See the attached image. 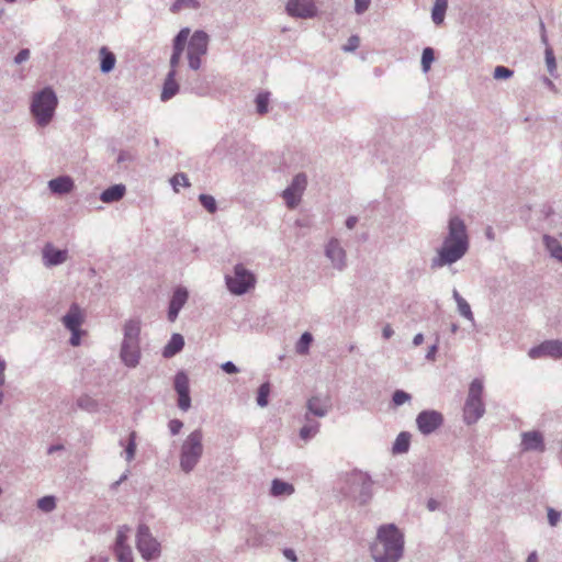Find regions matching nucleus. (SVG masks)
Segmentation results:
<instances>
[{
  "instance_id": "nucleus-1",
  "label": "nucleus",
  "mask_w": 562,
  "mask_h": 562,
  "mask_svg": "<svg viewBox=\"0 0 562 562\" xmlns=\"http://www.w3.org/2000/svg\"><path fill=\"white\" fill-rule=\"evenodd\" d=\"M469 236L464 221L453 216L448 222V234L431 259V268H442L459 261L469 250Z\"/></svg>"
},
{
  "instance_id": "nucleus-2",
  "label": "nucleus",
  "mask_w": 562,
  "mask_h": 562,
  "mask_svg": "<svg viewBox=\"0 0 562 562\" xmlns=\"http://www.w3.org/2000/svg\"><path fill=\"white\" fill-rule=\"evenodd\" d=\"M404 553V536L394 525L379 527L376 537L370 546L374 562H398Z\"/></svg>"
},
{
  "instance_id": "nucleus-3",
  "label": "nucleus",
  "mask_w": 562,
  "mask_h": 562,
  "mask_svg": "<svg viewBox=\"0 0 562 562\" xmlns=\"http://www.w3.org/2000/svg\"><path fill=\"white\" fill-rule=\"evenodd\" d=\"M140 357V321L131 318L123 326L120 359L126 367L136 368L139 364Z\"/></svg>"
},
{
  "instance_id": "nucleus-4",
  "label": "nucleus",
  "mask_w": 562,
  "mask_h": 562,
  "mask_svg": "<svg viewBox=\"0 0 562 562\" xmlns=\"http://www.w3.org/2000/svg\"><path fill=\"white\" fill-rule=\"evenodd\" d=\"M57 104V95L50 87L33 94L30 111L38 126L45 127L53 121Z\"/></svg>"
},
{
  "instance_id": "nucleus-5",
  "label": "nucleus",
  "mask_w": 562,
  "mask_h": 562,
  "mask_svg": "<svg viewBox=\"0 0 562 562\" xmlns=\"http://www.w3.org/2000/svg\"><path fill=\"white\" fill-rule=\"evenodd\" d=\"M203 452V432L201 429H194L186 437L180 446V470L186 474L191 473L201 461Z\"/></svg>"
},
{
  "instance_id": "nucleus-6",
  "label": "nucleus",
  "mask_w": 562,
  "mask_h": 562,
  "mask_svg": "<svg viewBox=\"0 0 562 562\" xmlns=\"http://www.w3.org/2000/svg\"><path fill=\"white\" fill-rule=\"evenodd\" d=\"M341 493L360 504H366L372 495L371 477L361 471L347 473L340 487Z\"/></svg>"
},
{
  "instance_id": "nucleus-7",
  "label": "nucleus",
  "mask_w": 562,
  "mask_h": 562,
  "mask_svg": "<svg viewBox=\"0 0 562 562\" xmlns=\"http://www.w3.org/2000/svg\"><path fill=\"white\" fill-rule=\"evenodd\" d=\"M483 381L474 379L469 386L468 397L463 407V419L465 424H475L485 413V406L482 401Z\"/></svg>"
},
{
  "instance_id": "nucleus-8",
  "label": "nucleus",
  "mask_w": 562,
  "mask_h": 562,
  "mask_svg": "<svg viewBox=\"0 0 562 562\" xmlns=\"http://www.w3.org/2000/svg\"><path fill=\"white\" fill-rule=\"evenodd\" d=\"M225 283L232 294L243 295L255 288L256 277L243 263H237L233 268V274L225 276Z\"/></svg>"
},
{
  "instance_id": "nucleus-9",
  "label": "nucleus",
  "mask_w": 562,
  "mask_h": 562,
  "mask_svg": "<svg viewBox=\"0 0 562 562\" xmlns=\"http://www.w3.org/2000/svg\"><path fill=\"white\" fill-rule=\"evenodd\" d=\"M210 37L206 32L202 30L195 31L190 40L188 38L187 57L189 67L192 70H198L201 67V58L207 53Z\"/></svg>"
},
{
  "instance_id": "nucleus-10",
  "label": "nucleus",
  "mask_w": 562,
  "mask_h": 562,
  "mask_svg": "<svg viewBox=\"0 0 562 562\" xmlns=\"http://www.w3.org/2000/svg\"><path fill=\"white\" fill-rule=\"evenodd\" d=\"M136 548L143 559L149 561L160 554V543L151 535L148 526L140 524L136 533Z\"/></svg>"
},
{
  "instance_id": "nucleus-11",
  "label": "nucleus",
  "mask_w": 562,
  "mask_h": 562,
  "mask_svg": "<svg viewBox=\"0 0 562 562\" xmlns=\"http://www.w3.org/2000/svg\"><path fill=\"white\" fill-rule=\"evenodd\" d=\"M307 186V177L300 172L292 179L290 186L282 192V198L289 209H294L301 202V198Z\"/></svg>"
},
{
  "instance_id": "nucleus-12",
  "label": "nucleus",
  "mask_w": 562,
  "mask_h": 562,
  "mask_svg": "<svg viewBox=\"0 0 562 562\" xmlns=\"http://www.w3.org/2000/svg\"><path fill=\"white\" fill-rule=\"evenodd\" d=\"M442 424L443 415L435 409L422 411L416 417L417 428L424 436L434 434Z\"/></svg>"
},
{
  "instance_id": "nucleus-13",
  "label": "nucleus",
  "mask_w": 562,
  "mask_h": 562,
  "mask_svg": "<svg viewBox=\"0 0 562 562\" xmlns=\"http://www.w3.org/2000/svg\"><path fill=\"white\" fill-rule=\"evenodd\" d=\"M131 528L126 525L120 526L114 543V553L117 562H134L132 548L127 544V533Z\"/></svg>"
},
{
  "instance_id": "nucleus-14",
  "label": "nucleus",
  "mask_w": 562,
  "mask_h": 562,
  "mask_svg": "<svg viewBox=\"0 0 562 562\" xmlns=\"http://www.w3.org/2000/svg\"><path fill=\"white\" fill-rule=\"evenodd\" d=\"M173 387L178 394V407L187 412L191 407L189 378L184 371H179L175 375Z\"/></svg>"
},
{
  "instance_id": "nucleus-15",
  "label": "nucleus",
  "mask_w": 562,
  "mask_h": 562,
  "mask_svg": "<svg viewBox=\"0 0 562 562\" xmlns=\"http://www.w3.org/2000/svg\"><path fill=\"white\" fill-rule=\"evenodd\" d=\"M325 256L330 260L334 269L344 271L347 267V255L337 238H330L325 246Z\"/></svg>"
},
{
  "instance_id": "nucleus-16",
  "label": "nucleus",
  "mask_w": 562,
  "mask_h": 562,
  "mask_svg": "<svg viewBox=\"0 0 562 562\" xmlns=\"http://www.w3.org/2000/svg\"><path fill=\"white\" fill-rule=\"evenodd\" d=\"M286 12L294 18L311 19L317 14V8L313 0H289Z\"/></svg>"
},
{
  "instance_id": "nucleus-17",
  "label": "nucleus",
  "mask_w": 562,
  "mask_h": 562,
  "mask_svg": "<svg viewBox=\"0 0 562 562\" xmlns=\"http://www.w3.org/2000/svg\"><path fill=\"white\" fill-rule=\"evenodd\" d=\"M528 356L531 359H538L549 356L555 359L562 358V341L561 340H546L542 344L532 347Z\"/></svg>"
},
{
  "instance_id": "nucleus-18",
  "label": "nucleus",
  "mask_w": 562,
  "mask_h": 562,
  "mask_svg": "<svg viewBox=\"0 0 562 562\" xmlns=\"http://www.w3.org/2000/svg\"><path fill=\"white\" fill-rule=\"evenodd\" d=\"M190 36V29L183 27L178 34L175 36L172 41V54L170 57V70H177V67L180 63L181 55L187 45L188 38Z\"/></svg>"
},
{
  "instance_id": "nucleus-19",
  "label": "nucleus",
  "mask_w": 562,
  "mask_h": 562,
  "mask_svg": "<svg viewBox=\"0 0 562 562\" xmlns=\"http://www.w3.org/2000/svg\"><path fill=\"white\" fill-rule=\"evenodd\" d=\"M43 263L45 267L59 266L67 261L68 250L58 249L53 244L47 243L42 250Z\"/></svg>"
},
{
  "instance_id": "nucleus-20",
  "label": "nucleus",
  "mask_w": 562,
  "mask_h": 562,
  "mask_svg": "<svg viewBox=\"0 0 562 562\" xmlns=\"http://www.w3.org/2000/svg\"><path fill=\"white\" fill-rule=\"evenodd\" d=\"M189 297L188 290L182 286H178L171 296L168 308V319L175 322L179 315V312L184 306Z\"/></svg>"
},
{
  "instance_id": "nucleus-21",
  "label": "nucleus",
  "mask_w": 562,
  "mask_h": 562,
  "mask_svg": "<svg viewBox=\"0 0 562 562\" xmlns=\"http://www.w3.org/2000/svg\"><path fill=\"white\" fill-rule=\"evenodd\" d=\"M521 449L524 451L543 452L546 450V445L542 434L538 430L522 432Z\"/></svg>"
},
{
  "instance_id": "nucleus-22",
  "label": "nucleus",
  "mask_w": 562,
  "mask_h": 562,
  "mask_svg": "<svg viewBox=\"0 0 562 562\" xmlns=\"http://www.w3.org/2000/svg\"><path fill=\"white\" fill-rule=\"evenodd\" d=\"M85 315L77 303H72L68 312L63 316L61 323L68 330L80 329L83 324Z\"/></svg>"
},
{
  "instance_id": "nucleus-23",
  "label": "nucleus",
  "mask_w": 562,
  "mask_h": 562,
  "mask_svg": "<svg viewBox=\"0 0 562 562\" xmlns=\"http://www.w3.org/2000/svg\"><path fill=\"white\" fill-rule=\"evenodd\" d=\"M74 188V180L69 176H59L48 181V189L55 194H67Z\"/></svg>"
},
{
  "instance_id": "nucleus-24",
  "label": "nucleus",
  "mask_w": 562,
  "mask_h": 562,
  "mask_svg": "<svg viewBox=\"0 0 562 562\" xmlns=\"http://www.w3.org/2000/svg\"><path fill=\"white\" fill-rule=\"evenodd\" d=\"M177 70H169L160 94L161 101H168L173 98L179 91V85L176 80Z\"/></svg>"
},
{
  "instance_id": "nucleus-25",
  "label": "nucleus",
  "mask_w": 562,
  "mask_h": 562,
  "mask_svg": "<svg viewBox=\"0 0 562 562\" xmlns=\"http://www.w3.org/2000/svg\"><path fill=\"white\" fill-rule=\"evenodd\" d=\"M306 407L308 411V415L313 414L317 417H325L329 411L330 404L328 400H322L319 396H312L307 403Z\"/></svg>"
},
{
  "instance_id": "nucleus-26",
  "label": "nucleus",
  "mask_w": 562,
  "mask_h": 562,
  "mask_svg": "<svg viewBox=\"0 0 562 562\" xmlns=\"http://www.w3.org/2000/svg\"><path fill=\"white\" fill-rule=\"evenodd\" d=\"M126 188L124 184H113L105 190L102 191L100 194V200L103 203H114L123 199L125 195Z\"/></svg>"
},
{
  "instance_id": "nucleus-27",
  "label": "nucleus",
  "mask_w": 562,
  "mask_h": 562,
  "mask_svg": "<svg viewBox=\"0 0 562 562\" xmlns=\"http://www.w3.org/2000/svg\"><path fill=\"white\" fill-rule=\"evenodd\" d=\"M100 71L102 74L111 72L116 64V57L106 46L99 49Z\"/></svg>"
},
{
  "instance_id": "nucleus-28",
  "label": "nucleus",
  "mask_w": 562,
  "mask_h": 562,
  "mask_svg": "<svg viewBox=\"0 0 562 562\" xmlns=\"http://www.w3.org/2000/svg\"><path fill=\"white\" fill-rule=\"evenodd\" d=\"M184 346V339L180 334H173L168 341V344L164 347L162 356L165 358H171L179 353Z\"/></svg>"
},
{
  "instance_id": "nucleus-29",
  "label": "nucleus",
  "mask_w": 562,
  "mask_h": 562,
  "mask_svg": "<svg viewBox=\"0 0 562 562\" xmlns=\"http://www.w3.org/2000/svg\"><path fill=\"white\" fill-rule=\"evenodd\" d=\"M409 445H411V434L407 431H402L397 435V437L393 443L392 452L394 454L406 453L409 449Z\"/></svg>"
},
{
  "instance_id": "nucleus-30",
  "label": "nucleus",
  "mask_w": 562,
  "mask_h": 562,
  "mask_svg": "<svg viewBox=\"0 0 562 562\" xmlns=\"http://www.w3.org/2000/svg\"><path fill=\"white\" fill-rule=\"evenodd\" d=\"M270 493L272 496H283L291 495L294 493V487L292 484L284 482L279 479H274L271 483Z\"/></svg>"
},
{
  "instance_id": "nucleus-31",
  "label": "nucleus",
  "mask_w": 562,
  "mask_h": 562,
  "mask_svg": "<svg viewBox=\"0 0 562 562\" xmlns=\"http://www.w3.org/2000/svg\"><path fill=\"white\" fill-rule=\"evenodd\" d=\"M543 241L551 257L562 262V245L560 244V241L557 238L551 237L549 235L543 236Z\"/></svg>"
},
{
  "instance_id": "nucleus-32",
  "label": "nucleus",
  "mask_w": 562,
  "mask_h": 562,
  "mask_svg": "<svg viewBox=\"0 0 562 562\" xmlns=\"http://www.w3.org/2000/svg\"><path fill=\"white\" fill-rule=\"evenodd\" d=\"M265 541V528L260 526H251L248 531L247 543L251 547H259L263 544Z\"/></svg>"
},
{
  "instance_id": "nucleus-33",
  "label": "nucleus",
  "mask_w": 562,
  "mask_h": 562,
  "mask_svg": "<svg viewBox=\"0 0 562 562\" xmlns=\"http://www.w3.org/2000/svg\"><path fill=\"white\" fill-rule=\"evenodd\" d=\"M448 8V0H436L431 10V19L436 25H439L445 20V14Z\"/></svg>"
},
{
  "instance_id": "nucleus-34",
  "label": "nucleus",
  "mask_w": 562,
  "mask_h": 562,
  "mask_svg": "<svg viewBox=\"0 0 562 562\" xmlns=\"http://www.w3.org/2000/svg\"><path fill=\"white\" fill-rule=\"evenodd\" d=\"M76 406L88 413H97L99 411L98 402L91 396L83 394L76 401Z\"/></svg>"
},
{
  "instance_id": "nucleus-35",
  "label": "nucleus",
  "mask_w": 562,
  "mask_h": 562,
  "mask_svg": "<svg viewBox=\"0 0 562 562\" xmlns=\"http://www.w3.org/2000/svg\"><path fill=\"white\" fill-rule=\"evenodd\" d=\"M305 420L308 422L306 425H304L300 430V437L303 440H308L316 436V434L319 430V423L318 422H311L310 415L305 414Z\"/></svg>"
},
{
  "instance_id": "nucleus-36",
  "label": "nucleus",
  "mask_w": 562,
  "mask_h": 562,
  "mask_svg": "<svg viewBox=\"0 0 562 562\" xmlns=\"http://www.w3.org/2000/svg\"><path fill=\"white\" fill-rule=\"evenodd\" d=\"M312 342H313V335L308 331L303 333L295 345L296 353H299L301 356H306L310 351V347H311Z\"/></svg>"
},
{
  "instance_id": "nucleus-37",
  "label": "nucleus",
  "mask_w": 562,
  "mask_h": 562,
  "mask_svg": "<svg viewBox=\"0 0 562 562\" xmlns=\"http://www.w3.org/2000/svg\"><path fill=\"white\" fill-rule=\"evenodd\" d=\"M136 438H137L136 432L135 431H131L130 435H128L127 445H126V447L124 449L125 460L127 462H131L135 458L136 448H137Z\"/></svg>"
},
{
  "instance_id": "nucleus-38",
  "label": "nucleus",
  "mask_w": 562,
  "mask_h": 562,
  "mask_svg": "<svg viewBox=\"0 0 562 562\" xmlns=\"http://www.w3.org/2000/svg\"><path fill=\"white\" fill-rule=\"evenodd\" d=\"M270 391H271V385L269 382H265L258 387L256 401L260 407H266L268 405V403H269L268 397H269Z\"/></svg>"
},
{
  "instance_id": "nucleus-39",
  "label": "nucleus",
  "mask_w": 562,
  "mask_h": 562,
  "mask_svg": "<svg viewBox=\"0 0 562 562\" xmlns=\"http://www.w3.org/2000/svg\"><path fill=\"white\" fill-rule=\"evenodd\" d=\"M200 8V2L198 0H176L171 5V11L173 13L180 12L183 9L196 10Z\"/></svg>"
},
{
  "instance_id": "nucleus-40",
  "label": "nucleus",
  "mask_w": 562,
  "mask_h": 562,
  "mask_svg": "<svg viewBox=\"0 0 562 562\" xmlns=\"http://www.w3.org/2000/svg\"><path fill=\"white\" fill-rule=\"evenodd\" d=\"M269 100H270V93L267 91L260 92L257 94L255 102H256L257 112L259 114L262 115L268 112Z\"/></svg>"
},
{
  "instance_id": "nucleus-41",
  "label": "nucleus",
  "mask_w": 562,
  "mask_h": 562,
  "mask_svg": "<svg viewBox=\"0 0 562 562\" xmlns=\"http://www.w3.org/2000/svg\"><path fill=\"white\" fill-rule=\"evenodd\" d=\"M199 202L211 214H214L217 211V203H216L214 196H212L210 194H205V193L200 194Z\"/></svg>"
},
{
  "instance_id": "nucleus-42",
  "label": "nucleus",
  "mask_w": 562,
  "mask_h": 562,
  "mask_svg": "<svg viewBox=\"0 0 562 562\" xmlns=\"http://www.w3.org/2000/svg\"><path fill=\"white\" fill-rule=\"evenodd\" d=\"M37 507L44 513H50L56 508V498L52 495L44 496L37 501Z\"/></svg>"
},
{
  "instance_id": "nucleus-43",
  "label": "nucleus",
  "mask_w": 562,
  "mask_h": 562,
  "mask_svg": "<svg viewBox=\"0 0 562 562\" xmlns=\"http://www.w3.org/2000/svg\"><path fill=\"white\" fill-rule=\"evenodd\" d=\"M435 59V52L431 47H425L422 54V69L427 72L430 69L431 63Z\"/></svg>"
},
{
  "instance_id": "nucleus-44",
  "label": "nucleus",
  "mask_w": 562,
  "mask_h": 562,
  "mask_svg": "<svg viewBox=\"0 0 562 562\" xmlns=\"http://www.w3.org/2000/svg\"><path fill=\"white\" fill-rule=\"evenodd\" d=\"M544 57H546V65H547L549 74L551 76L555 77L557 61H555V57L553 54V49L550 46L546 47Z\"/></svg>"
},
{
  "instance_id": "nucleus-45",
  "label": "nucleus",
  "mask_w": 562,
  "mask_h": 562,
  "mask_svg": "<svg viewBox=\"0 0 562 562\" xmlns=\"http://www.w3.org/2000/svg\"><path fill=\"white\" fill-rule=\"evenodd\" d=\"M459 314L474 324V315L472 313L470 304L465 301V299L457 304Z\"/></svg>"
},
{
  "instance_id": "nucleus-46",
  "label": "nucleus",
  "mask_w": 562,
  "mask_h": 562,
  "mask_svg": "<svg viewBox=\"0 0 562 562\" xmlns=\"http://www.w3.org/2000/svg\"><path fill=\"white\" fill-rule=\"evenodd\" d=\"M170 182H171V186L173 187L175 191H177V192H178V186L190 187L189 179H188L187 175L183 172L175 175L171 178Z\"/></svg>"
},
{
  "instance_id": "nucleus-47",
  "label": "nucleus",
  "mask_w": 562,
  "mask_h": 562,
  "mask_svg": "<svg viewBox=\"0 0 562 562\" xmlns=\"http://www.w3.org/2000/svg\"><path fill=\"white\" fill-rule=\"evenodd\" d=\"M411 398H412V396L403 390H396L392 396V401L396 406H401V405L405 404L406 402H409Z\"/></svg>"
},
{
  "instance_id": "nucleus-48",
  "label": "nucleus",
  "mask_w": 562,
  "mask_h": 562,
  "mask_svg": "<svg viewBox=\"0 0 562 562\" xmlns=\"http://www.w3.org/2000/svg\"><path fill=\"white\" fill-rule=\"evenodd\" d=\"M514 71L507 67L504 66H497L494 69V78L495 79H508L513 77Z\"/></svg>"
},
{
  "instance_id": "nucleus-49",
  "label": "nucleus",
  "mask_w": 562,
  "mask_h": 562,
  "mask_svg": "<svg viewBox=\"0 0 562 562\" xmlns=\"http://www.w3.org/2000/svg\"><path fill=\"white\" fill-rule=\"evenodd\" d=\"M359 44H360V38L357 35H351L348 38L347 44L344 45L342 49L345 52H353L359 47Z\"/></svg>"
},
{
  "instance_id": "nucleus-50",
  "label": "nucleus",
  "mask_w": 562,
  "mask_h": 562,
  "mask_svg": "<svg viewBox=\"0 0 562 562\" xmlns=\"http://www.w3.org/2000/svg\"><path fill=\"white\" fill-rule=\"evenodd\" d=\"M5 367H7L5 361L0 358V405L2 404L3 397H4L3 392H2V386L4 385V381H5V375H4Z\"/></svg>"
},
{
  "instance_id": "nucleus-51",
  "label": "nucleus",
  "mask_w": 562,
  "mask_h": 562,
  "mask_svg": "<svg viewBox=\"0 0 562 562\" xmlns=\"http://www.w3.org/2000/svg\"><path fill=\"white\" fill-rule=\"evenodd\" d=\"M168 427L171 435L176 436L181 431L183 423L180 419H171L168 424Z\"/></svg>"
},
{
  "instance_id": "nucleus-52",
  "label": "nucleus",
  "mask_w": 562,
  "mask_h": 562,
  "mask_svg": "<svg viewBox=\"0 0 562 562\" xmlns=\"http://www.w3.org/2000/svg\"><path fill=\"white\" fill-rule=\"evenodd\" d=\"M371 0H355V11L357 14L364 13L370 5Z\"/></svg>"
},
{
  "instance_id": "nucleus-53",
  "label": "nucleus",
  "mask_w": 562,
  "mask_h": 562,
  "mask_svg": "<svg viewBox=\"0 0 562 562\" xmlns=\"http://www.w3.org/2000/svg\"><path fill=\"white\" fill-rule=\"evenodd\" d=\"M222 370L227 374H236L239 372L237 366L232 361H226L221 366Z\"/></svg>"
},
{
  "instance_id": "nucleus-54",
  "label": "nucleus",
  "mask_w": 562,
  "mask_h": 562,
  "mask_svg": "<svg viewBox=\"0 0 562 562\" xmlns=\"http://www.w3.org/2000/svg\"><path fill=\"white\" fill-rule=\"evenodd\" d=\"M30 54L31 53L29 48L21 49L14 57V63L19 65L26 61L30 58Z\"/></svg>"
},
{
  "instance_id": "nucleus-55",
  "label": "nucleus",
  "mask_w": 562,
  "mask_h": 562,
  "mask_svg": "<svg viewBox=\"0 0 562 562\" xmlns=\"http://www.w3.org/2000/svg\"><path fill=\"white\" fill-rule=\"evenodd\" d=\"M560 517H561L560 513L557 512L555 509H553V508L548 509V521H549L550 526L554 527L558 524V521L560 520Z\"/></svg>"
},
{
  "instance_id": "nucleus-56",
  "label": "nucleus",
  "mask_w": 562,
  "mask_h": 562,
  "mask_svg": "<svg viewBox=\"0 0 562 562\" xmlns=\"http://www.w3.org/2000/svg\"><path fill=\"white\" fill-rule=\"evenodd\" d=\"M71 333V336H70V339H69V344L74 347H77L80 345V341H81V335H82V330L81 329H77V330H69Z\"/></svg>"
},
{
  "instance_id": "nucleus-57",
  "label": "nucleus",
  "mask_w": 562,
  "mask_h": 562,
  "mask_svg": "<svg viewBox=\"0 0 562 562\" xmlns=\"http://www.w3.org/2000/svg\"><path fill=\"white\" fill-rule=\"evenodd\" d=\"M438 342H439V336H436V341L434 345H431L426 353V359L429 361H434L436 358V353L438 350Z\"/></svg>"
},
{
  "instance_id": "nucleus-58",
  "label": "nucleus",
  "mask_w": 562,
  "mask_h": 562,
  "mask_svg": "<svg viewBox=\"0 0 562 562\" xmlns=\"http://www.w3.org/2000/svg\"><path fill=\"white\" fill-rule=\"evenodd\" d=\"M426 506L429 512H435L440 508V503L435 498H429Z\"/></svg>"
},
{
  "instance_id": "nucleus-59",
  "label": "nucleus",
  "mask_w": 562,
  "mask_h": 562,
  "mask_svg": "<svg viewBox=\"0 0 562 562\" xmlns=\"http://www.w3.org/2000/svg\"><path fill=\"white\" fill-rule=\"evenodd\" d=\"M394 335V330L390 324H386L382 329V336L384 339H390Z\"/></svg>"
},
{
  "instance_id": "nucleus-60",
  "label": "nucleus",
  "mask_w": 562,
  "mask_h": 562,
  "mask_svg": "<svg viewBox=\"0 0 562 562\" xmlns=\"http://www.w3.org/2000/svg\"><path fill=\"white\" fill-rule=\"evenodd\" d=\"M283 554L288 560L292 562L296 561V554L292 549H284Z\"/></svg>"
},
{
  "instance_id": "nucleus-61",
  "label": "nucleus",
  "mask_w": 562,
  "mask_h": 562,
  "mask_svg": "<svg viewBox=\"0 0 562 562\" xmlns=\"http://www.w3.org/2000/svg\"><path fill=\"white\" fill-rule=\"evenodd\" d=\"M357 223H358V218L356 216H349L346 220V226L349 229H352L357 225Z\"/></svg>"
},
{
  "instance_id": "nucleus-62",
  "label": "nucleus",
  "mask_w": 562,
  "mask_h": 562,
  "mask_svg": "<svg viewBox=\"0 0 562 562\" xmlns=\"http://www.w3.org/2000/svg\"><path fill=\"white\" fill-rule=\"evenodd\" d=\"M424 341V335L422 333H418L413 338V345L415 347L420 346Z\"/></svg>"
},
{
  "instance_id": "nucleus-63",
  "label": "nucleus",
  "mask_w": 562,
  "mask_h": 562,
  "mask_svg": "<svg viewBox=\"0 0 562 562\" xmlns=\"http://www.w3.org/2000/svg\"><path fill=\"white\" fill-rule=\"evenodd\" d=\"M64 449V446L63 445H52L48 449H47V453L48 454H53L57 451H61Z\"/></svg>"
},
{
  "instance_id": "nucleus-64",
  "label": "nucleus",
  "mask_w": 562,
  "mask_h": 562,
  "mask_svg": "<svg viewBox=\"0 0 562 562\" xmlns=\"http://www.w3.org/2000/svg\"><path fill=\"white\" fill-rule=\"evenodd\" d=\"M526 562H539L537 551H532L528 554Z\"/></svg>"
}]
</instances>
